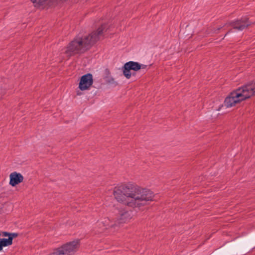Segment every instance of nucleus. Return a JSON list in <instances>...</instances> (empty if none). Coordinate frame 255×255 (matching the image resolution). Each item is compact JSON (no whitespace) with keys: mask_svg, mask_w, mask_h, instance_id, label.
I'll use <instances>...</instances> for the list:
<instances>
[{"mask_svg":"<svg viewBox=\"0 0 255 255\" xmlns=\"http://www.w3.org/2000/svg\"><path fill=\"white\" fill-rule=\"evenodd\" d=\"M113 195L118 202L133 208L145 206L148 201L153 200L154 197L150 190L131 183L115 187Z\"/></svg>","mask_w":255,"mask_h":255,"instance_id":"1","label":"nucleus"},{"mask_svg":"<svg viewBox=\"0 0 255 255\" xmlns=\"http://www.w3.org/2000/svg\"><path fill=\"white\" fill-rule=\"evenodd\" d=\"M106 28L105 25H102L96 31L88 35L81 36L78 35L63 51L67 57L76 54L83 53L89 49L100 38Z\"/></svg>","mask_w":255,"mask_h":255,"instance_id":"2","label":"nucleus"},{"mask_svg":"<svg viewBox=\"0 0 255 255\" xmlns=\"http://www.w3.org/2000/svg\"><path fill=\"white\" fill-rule=\"evenodd\" d=\"M255 93V83L246 84L234 90L225 100V105L232 107L237 103L250 98Z\"/></svg>","mask_w":255,"mask_h":255,"instance_id":"3","label":"nucleus"},{"mask_svg":"<svg viewBox=\"0 0 255 255\" xmlns=\"http://www.w3.org/2000/svg\"><path fill=\"white\" fill-rule=\"evenodd\" d=\"M93 80L92 75L87 74L82 76L79 84V88L81 91L87 90L93 84Z\"/></svg>","mask_w":255,"mask_h":255,"instance_id":"4","label":"nucleus"},{"mask_svg":"<svg viewBox=\"0 0 255 255\" xmlns=\"http://www.w3.org/2000/svg\"><path fill=\"white\" fill-rule=\"evenodd\" d=\"M132 217V212L123 210L119 211V215L115 221L116 224L128 222Z\"/></svg>","mask_w":255,"mask_h":255,"instance_id":"5","label":"nucleus"},{"mask_svg":"<svg viewBox=\"0 0 255 255\" xmlns=\"http://www.w3.org/2000/svg\"><path fill=\"white\" fill-rule=\"evenodd\" d=\"M98 226H102L103 228L98 231L99 232H103L105 230L108 229H116L117 224L116 221L113 223L109 218H105L98 222Z\"/></svg>","mask_w":255,"mask_h":255,"instance_id":"6","label":"nucleus"},{"mask_svg":"<svg viewBox=\"0 0 255 255\" xmlns=\"http://www.w3.org/2000/svg\"><path fill=\"white\" fill-rule=\"evenodd\" d=\"M250 24L248 21V18L246 17L243 18L241 19L237 20L230 23V25L234 29L240 31H242L245 28H247L249 25H250Z\"/></svg>","mask_w":255,"mask_h":255,"instance_id":"7","label":"nucleus"},{"mask_svg":"<svg viewBox=\"0 0 255 255\" xmlns=\"http://www.w3.org/2000/svg\"><path fill=\"white\" fill-rule=\"evenodd\" d=\"M9 184L12 186H15L22 182L23 177L20 173L16 172H12L10 174Z\"/></svg>","mask_w":255,"mask_h":255,"instance_id":"8","label":"nucleus"},{"mask_svg":"<svg viewBox=\"0 0 255 255\" xmlns=\"http://www.w3.org/2000/svg\"><path fill=\"white\" fill-rule=\"evenodd\" d=\"M128 68L134 71H137L141 69V66L139 63L134 61H129L126 63Z\"/></svg>","mask_w":255,"mask_h":255,"instance_id":"9","label":"nucleus"},{"mask_svg":"<svg viewBox=\"0 0 255 255\" xmlns=\"http://www.w3.org/2000/svg\"><path fill=\"white\" fill-rule=\"evenodd\" d=\"M11 245H12L11 238L0 239V251H2L3 247L9 246Z\"/></svg>","mask_w":255,"mask_h":255,"instance_id":"10","label":"nucleus"},{"mask_svg":"<svg viewBox=\"0 0 255 255\" xmlns=\"http://www.w3.org/2000/svg\"><path fill=\"white\" fill-rule=\"evenodd\" d=\"M130 70L131 69L128 68V66L127 67V64L125 63L123 67V74L128 79L131 77Z\"/></svg>","mask_w":255,"mask_h":255,"instance_id":"11","label":"nucleus"},{"mask_svg":"<svg viewBox=\"0 0 255 255\" xmlns=\"http://www.w3.org/2000/svg\"><path fill=\"white\" fill-rule=\"evenodd\" d=\"M106 82L109 85H111L114 87H116L118 85V83L116 81L114 78L111 76H107L106 77Z\"/></svg>","mask_w":255,"mask_h":255,"instance_id":"12","label":"nucleus"},{"mask_svg":"<svg viewBox=\"0 0 255 255\" xmlns=\"http://www.w3.org/2000/svg\"><path fill=\"white\" fill-rule=\"evenodd\" d=\"M103 228L102 226H98V222L97 223L96 226L95 227V233H100L101 232H98L100 230H101Z\"/></svg>","mask_w":255,"mask_h":255,"instance_id":"13","label":"nucleus"},{"mask_svg":"<svg viewBox=\"0 0 255 255\" xmlns=\"http://www.w3.org/2000/svg\"><path fill=\"white\" fill-rule=\"evenodd\" d=\"M17 236V234L16 233H10V237L8 238H11V244H12V240L14 238H15Z\"/></svg>","mask_w":255,"mask_h":255,"instance_id":"14","label":"nucleus"},{"mask_svg":"<svg viewBox=\"0 0 255 255\" xmlns=\"http://www.w3.org/2000/svg\"><path fill=\"white\" fill-rule=\"evenodd\" d=\"M3 236H4V237H8V238L10 237V233H8V232H3Z\"/></svg>","mask_w":255,"mask_h":255,"instance_id":"15","label":"nucleus"},{"mask_svg":"<svg viewBox=\"0 0 255 255\" xmlns=\"http://www.w3.org/2000/svg\"><path fill=\"white\" fill-rule=\"evenodd\" d=\"M140 66H141V69H145L146 68L147 66L145 65H144V64H140Z\"/></svg>","mask_w":255,"mask_h":255,"instance_id":"16","label":"nucleus"},{"mask_svg":"<svg viewBox=\"0 0 255 255\" xmlns=\"http://www.w3.org/2000/svg\"><path fill=\"white\" fill-rule=\"evenodd\" d=\"M77 95H80V93H79L78 92H77Z\"/></svg>","mask_w":255,"mask_h":255,"instance_id":"17","label":"nucleus"}]
</instances>
